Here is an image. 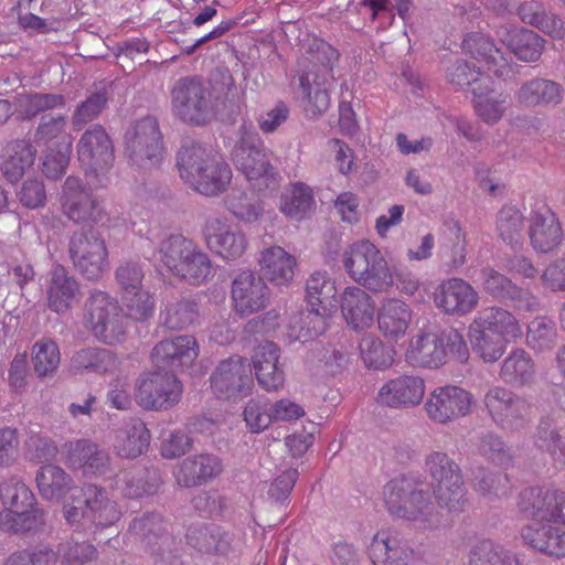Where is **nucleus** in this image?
Wrapping results in <instances>:
<instances>
[{"label": "nucleus", "mask_w": 565, "mask_h": 565, "mask_svg": "<svg viewBox=\"0 0 565 565\" xmlns=\"http://www.w3.org/2000/svg\"><path fill=\"white\" fill-rule=\"evenodd\" d=\"M67 466L84 477H104L110 471L111 458L107 450L90 439H76L64 445Z\"/></svg>", "instance_id": "5701e85b"}, {"label": "nucleus", "mask_w": 565, "mask_h": 565, "mask_svg": "<svg viewBox=\"0 0 565 565\" xmlns=\"http://www.w3.org/2000/svg\"><path fill=\"white\" fill-rule=\"evenodd\" d=\"M152 262L156 267L192 286H201L214 276L211 257L194 241L180 234L162 239Z\"/></svg>", "instance_id": "f03ea898"}, {"label": "nucleus", "mask_w": 565, "mask_h": 565, "mask_svg": "<svg viewBox=\"0 0 565 565\" xmlns=\"http://www.w3.org/2000/svg\"><path fill=\"white\" fill-rule=\"evenodd\" d=\"M74 267L87 279H98L109 268L105 239L94 230L75 232L68 245Z\"/></svg>", "instance_id": "2eb2a0df"}, {"label": "nucleus", "mask_w": 565, "mask_h": 565, "mask_svg": "<svg viewBox=\"0 0 565 565\" xmlns=\"http://www.w3.org/2000/svg\"><path fill=\"white\" fill-rule=\"evenodd\" d=\"M171 98L173 113L183 121L202 125L214 115L213 93L198 77L179 79L172 88Z\"/></svg>", "instance_id": "ddd939ff"}, {"label": "nucleus", "mask_w": 565, "mask_h": 565, "mask_svg": "<svg viewBox=\"0 0 565 565\" xmlns=\"http://www.w3.org/2000/svg\"><path fill=\"white\" fill-rule=\"evenodd\" d=\"M210 382L217 398L230 399L247 396L254 386L250 364L241 355L230 356L218 363Z\"/></svg>", "instance_id": "6ab92c4d"}, {"label": "nucleus", "mask_w": 565, "mask_h": 565, "mask_svg": "<svg viewBox=\"0 0 565 565\" xmlns=\"http://www.w3.org/2000/svg\"><path fill=\"white\" fill-rule=\"evenodd\" d=\"M480 296L467 280L451 277L443 280L435 289L434 303L446 315L465 317L476 310Z\"/></svg>", "instance_id": "4be33fe9"}, {"label": "nucleus", "mask_w": 565, "mask_h": 565, "mask_svg": "<svg viewBox=\"0 0 565 565\" xmlns=\"http://www.w3.org/2000/svg\"><path fill=\"white\" fill-rule=\"evenodd\" d=\"M405 356L415 367L437 369L448 360L466 363L469 359V348L458 330L449 329L440 333L426 332L415 335Z\"/></svg>", "instance_id": "6e6552de"}, {"label": "nucleus", "mask_w": 565, "mask_h": 565, "mask_svg": "<svg viewBox=\"0 0 565 565\" xmlns=\"http://www.w3.org/2000/svg\"><path fill=\"white\" fill-rule=\"evenodd\" d=\"M79 294L77 280L60 264L52 266L46 288L49 308L56 313H64Z\"/></svg>", "instance_id": "a19ab883"}, {"label": "nucleus", "mask_w": 565, "mask_h": 565, "mask_svg": "<svg viewBox=\"0 0 565 565\" xmlns=\"http://www.w3.org/2000/svg\"><path fill=\"white\" fill-rule=\"evenodd\" d=\"M223 468V461L218 456L202 452L180 461L174 468L173 476L181 487H200L217 478Z\"/></svg>", "instance_id": "c85d7f7f"}, {"label": "nucleus", "mask_w": 565, "mask_h": 565, "mask_svg": "<svg viewBox=\"0 0 565 565\" xmlns=\"http://www.w3.org/2000/svg\"><path fill=\"white\" fill-rule=\"evenodd\" d=\"M472 106L476 116L486 125L499 124L510 108V96L500 92L491 78H482L472 88Z\"/></svg>", "instance_id": "7c9ffc66"}, {"label": "nucleus", "mask_w": 565, "mask_h": 565, "mask_svg": "<svg viewBox=\"0 0 565 565\" xmlns=\"http://www.w3.org/2000/svg\"><path fill=\"white\" fill-rule=\"evenodd\" d=\"M557 341L555 322L547 317H536L526 329V345L534 352L542 353L552 350Z\"/></svg>", "instance_id": "13d9d810"}, {"label": "nucleus", "mask_w": 565, "mask_h": 565, "mask_svg": "<svg viewBox=\"0 0 565 565\" xmlns=\"http://www.w3.org/2000/svg\"><path fill=\"white\" fill-rule=\"evenodd\" d=\"M315 207L313 193L310 186L295 182L281 195L280 211L289 218L303 220Z\"/></svg>", "instance_id": "3c124183"}, {"label": "nucleus", "mask_w": 565, "mask_h": 565, "mask_svg": "<svg viewBox=\"0 0 565 565\" xmlns=\"http://www.w3.org/2000/svg\"><path fill=\"white\" fill-rule=\"evenodd\" d=\"M472 323L509 344L523 335L519 319L511 311L499 306L482 309L475 316Z\"/></svg>", "instance_id": "58836bf2"}, {"label": "nucleus", "mask_w": 565, "mask_h": 565, "mask_svg": "<svg viewBox=\"0 0 565 565\" xmlns=\"http://www.w3.org/2000/svg\"><path fill=\"white\" fill-rule=\"evenodd\" d=\"M564 97L562 85L552 79L534 77L521 84L514 93V98L520 106L526 108L555 107Z\"/></svg>", "instance_id": "4c0bfd02"}, {"label": "nucleus", "mask_w": 565, "mask_h": 565, "mask_svg": "<svg viewBox=\"0 0 565 565\" xmlns=\"http://www.w3.org/2000/svg\"><path fill=\"white\" fill-rule=\"evenodd\" d=\"M71 139L60 142L58 147H49L43 157L42 172L52 180L60 179L66 171L72 153Z\"/></svg>", "instance_id": "69168bd1"}, {"label": "nucleus", "mask_w": 565, "mask_h": 565, "mask_svg": "<svg viewBox=\"0 0 565 565\" xmlns=\"http://www.w3.org/2000/svg\"><path fill=\"white\" fill-rule=\"evenodd\" d=\"M341 260L347 274L361 287L373 292H384L393 287L387 260L372 242L361 239L349 244Z\"/></svg>", "instance_id": "0eeeda50"}, {"label": "nucleus", "mask_w": 565, "mask_h": 565, "mask_svg": "<svg viewBox=\"0 0 565 565\" xmlns=\"http://www.w3.org/2000/svg\"><path fill=\"white\" fill-rule=\"evenodd\" d=\"M41 497L50 501H60L73 488V479L61 467L42 466L35 477Z\"/></svg>", "instance_id": "09e8293b"}, {"label": "nucleus", "mask_w": 565, "mask_h": 565, "mask_svg": "<svg viewBox=\"0 0 565 565\" xmlns=\"http://www.w3.org/2000/svg\"><path fill=\"white\" fill-rule=\"evenodd\" d=\"M302 104L308 117L316 118L330 107V92L333 85L332 68L328 65H312L299 77Z\"/></svg>", "instance_id": "412c9836"}, {"label": "nucleus", "mask_w": 565, "mask_h": 565, "mask_svg": "<svg viewBox=\"0 0 565 565\" xmlns=\"http://www.w3.org/2000/svg\"><path fill=\"white\" fill-rule=\"evenodd\" d=\"M518 505L522 513L544 520L545 524L565 526V491L554 484L525 488Z\"/></svg>", "instance_id": "a211bd4d"}, {"label": "nucleus", "mask_w": 565, "mask_h": 565, "mask_svg": "<svg viewBox=\"0 0 565 565\" xmlns=\"http://www.w3.org/2000/svg\"><path fill=\"white\" fill-rule=\"evenodd\" d=\"M77 156L81 163L95 174L113 166V142L102 126L94 125L82 135L77 143Z\"/></svg>", "instance_id": "a878e982"}, {"label": "nucleus", "mask_w": 565, "mask_h": 565, "mask_svg": "<svg viewBox=\"0 0 565 565\" xmlns=\"http://www.w3.org/2000/svg\"><path fill=\"white\" fill-rule=\"evenodd\" d=\"M259 269L265 279L276 286H287L295 277L297 260L280 246H269L260 250Z\"/></svg>", "instance_id": "ea45409f"}, {"label": "nucleus", "mask_w": 565, "mask_h": 565, "mask_svg": "<svg viewBox=\"0 0 565 565\" xmlns=\"http://www.w3.org/2000/svg\"><path fill=\"white\" fill-rule=\"evenodd\" d=\"M483 403L490 418L503 430L521 431L532 420V403L507 387H490L484 394Z\"/></svg>", "instance_id": "9b49d317"}, {"label": "nucleus", "mask_w": 565, "mask_h": 565, "mask_svg": "<svg viewBox=\"0 0 565 565\" xmlns=\"http://www.w3.org/2000/svg\"><path fill=\"white\" fill-rule=\"evenodd\" d=\"M522 544L552 559L565 558V526L530 522L520 530Z\"/></svg>", "instance_id": "cd10ccee"}, {"label": "nucleus", "mask_w": 565, "mask_h": 565, "mask_svg": "<svg viewBox=\"0 0 565 565\" xmlns=\"http://www.w3.org/2000/svg\"><path fill=\"white\" fill-rule=\"evenodd\" d=\"M34 372L39 377L52 375L60 365V348L52 339L36 341L31 351Z\"/></svg>", "instance_id": "052dcab7"}, {"label": "nucleus", "mask_w": 565, "mask_h": 565, "mask_svg": "<svg viewBox=\"0 0 565 565\" xmlns=\"http://www.w3.org/2000/svg\"><path fill=\"white\" fill-rule=\"evenodd\" d=\"M182 393V382L163 369L142 373L135 384V399L147 411L171 409L181 401Z\"/></svg>", "instance_id": "f8f14e48"}, {"label": "nucleus", "mask_w": 565, "mask_h": 565, "mask_svg": "<svg viewBox=\"0 0 565 565\" xmlns=\"http://www.w3.org/2000/svg\"><path fill=\"white\" fill-rule=\"evenodd\" d=\"M340 309L348 326L354 330L370 328L374 322L373 298L361 287L350 286L340 295Z\"/></svg>", "instance_id": "72a5a7b5"}, {"label": "nucleus", "mask_w": 565, "mask_h": 565, "mask_svg": "<svg viewBox=\"0 0 565 565\" xmlns=\"http://www.w3.org/2000/svg\"><path fill=\"white\" fill-rule=\"evenodd\" d=\"M468 337L473 353L486 363L497 362L505 353L509 345L499 337L472 322L468 327Z\"/></svg>", "instance_id": "864d4df0"}, {"label": "nucleus", "mask_w": 565, "mask_h": 565, "mask_svg": "<svg viewBox=\"0 0 565 565\" xmlns=\"http://www.w3.org/2000/svg\"><path fill=\"white\" fill-rule=\"evenodd\" d=\"M234 310L241 317H247L266 307L269 289L264 278L252 270H242L232 282Z\"/></svg>", "instance_id": "393cba45"}, {"label": "nucleus", "mask_w": 565, "mask_h": 565, "mask_svg": "<svg viewBox=\"0 0 565 565\" xmlns=\"http://www.w3.org/2000/svg\"><path fill=\"white\" fill-rule=\"evenodd\" d=\"M129 533L142 544L153 562L167 553L164 539L174 537L168 532V523L159 513H146L136 518L129 526Z\"/></svg>", "instance_id": "473e14b6"}, {"label": "nucleus", "mask_w": 565, "mask_h": 565, "mask_svg": "<svg viewBox=\"0 0 565 565\" xmlns=\"http://www.w3.org/2000/svg\"><path fill=\"white\" fill-rule=\"evenodd\" d=\"M177 166L181 179L205 196L223 193L233 178L231 167L223 159L196 143L182 146Z\"/></svg>", "instance_id": "20e7f679"}, {"label": "nucleus", "mask_w": 565, "mask_h": 565, "mask_svg": "<svg viewBox=\"0 0 565 565\" xmlns=\"http://www.w3.org/2000/svg\"><path fill=\"white\" fill-rule=\"evenodd\" d=\"M497 36L520 61L534 63L540 60L545 40L536 32L516 25H502Z\"/></svg>", "instance_id": "f704fd0d"}, {"label": "nucleus", "mask_w": 565, "mask_h": 565, "mask_svg": "<svg viewBox=\"0 0 565 565\" xmlns=\"http://www.w3.org/2000/svg\"><path fill=\"white\" fill-rule=\"evenodd\" d=\"M61 204L64 215L75 223H94L106 227L119 225L117 221L113 222L110 217L105 216L102 203L83 186L82 181L76 177H68L65 180Z\"/></svg>", "instance_id": "f3484780"}, {"label": "nucleus", "mask_w": 565, "mask_h": 565, "mask_svg": "<svg viewBox=\"0 0 565 565\" xmlns=\"http://www.w3.org/2000/svg\"><path fill=\"white\" fill-rule=\"evenodd\" d=\"M497 230L505 243L511 246L518 245L523 239L524 216L514 206H504L498 215Z\"/></svg>", "instance_id": "0e129e2a"}, {"label": "nucleus", "mask_w": 565, "mask_h": 565, "mask_svg": "<svg viewBox=\"0 0 565 565\" xmlns=\"http://www.w3.org/2000/svg\"><path fill=\"white\" fill-rule=\"evenodd\" d=\"M382 499L393 519L406 522L417 531L431 532L441 526V513L433 493L418 488L411 477L401 476L388 481L383 487Z\"/></svg>", "instance_id": "f257e3e1"}, {"label": "nucleus", "mask_w": 565, "mask_h": 565, "mask_svg": "<svg viewBox=\"0 0 565 565\" xmlns=\"http://www.w3.org/2000/svg\"><path fill=\"white\" fill-rule=\"evenodd\" d=\"M473 395L461 386L435 387L427 396L424 409L427 417L437 424H448L470 414Z\"/></svg>", "instance_id": "aec40b11"}, {"label": "nucleus", "mask_w": 565, "mask_h": 565, "mask_svg": "<svg viewBox=\"0 0 565 565\" xmlns=\"http://www.w3.org/2000/svg\"><path fill=\"white\" fill-rule=\"evenodd\" d=\"M117 365L116 355L102 348H85L76 351L71 359L75 372L107 373Z\"/></svg>", "instance_id": "603ef678"}, {"label": "nucleus", "mask_w": 565, "mask_h": 565, "mask_svg": "<svg viewBox=\"0 0 565 565\" xmlns=\"http://www.w3.org/2000/svg\"><path fill=\"white\" fill-rule=\"evenodd\" d=\"M121 514L117 502L109 498L104 488L96 484L83 487L81 497L63 507L64 519L75 531L92 534L113 526L120 520Z\"/></svg>", "instance_id": "39448f33"}, {"label": "nucleus", "mask_w": 565, "mask_h": 565, "mask_svg": "<svg viewBox=\"0 0 565 565\" xmlns=\"http://www.w3.org/2000/svg\"><path fill=\"white\" fill-rule=\"evenodd\" d=\"M255 376L262 388L267 392H278L285 385V370L280 363V349L266 341L257 345L252 355Z\"/></svg>", "instance_id": "c756f323"}, {"label": "nucleus", "mask_w": 565, "mask_h": 565, "mask_svg": "<svg viewBox=\"0 0 565 565\" xmlns=\"http://www.w3.org/2000/svg\"><path fill=\"white\" fill-rule=\"evenodd\" d=\"M56 563L55 551L47 545H42L12 553L4 565H56Z\"/></svg>", "instance_id": "774afa93"}, {"label": "nucleus", "mask_w": 565, "mask_h": 565, "mask_svg": "<svg viewBox=\"0 0 565 565\" xmlns=\"http://www.w3.org/2000/svg\"><path fill=\"white\" fill-rule=\"evenodd\" d=\"M190 546L202 553L226 556L233 550V537L216 525H192L186 533Z\"/></svg>", "instance_id": "49530a36"}, {"label": "nucleus", "mask_w": 565, "mask_h": 565, "mask_svg": "<svg viewBox=\"0 0 565 565\" xmlns=\"http://www.w3.org/2000/svg\"><path fill=\"white\" fill-rule=\"evenodd\" d=\"M44 524L45 513L42 509H3L0 512V530L7 533L18 534L35 531Z\"/></svg>", "instance_id": "6e6d98bb"}, {"label": "nucleus", "mask_w": 565, "mask_h": 565, "mask_svg": "<svg viewBox=\"0 0 565 565\" xmlns=\"http://www.w3.org/2000/svg\"><path fill=\"white\" fill-rule=\"evenodd\" d=\"M536 364L531 354L522 348L512 349L501 363L499 376L513 387L530 386L534 383Z\"/></svg>", "instance_id": "37998d69"}, {"label": "nucleus", "mask_w": 565, "mask_h": 565, "mask_svg": "<svg viewBox=\"0 0 565 565\" xmlns=\"http://www.w3.org/2000/svg\"><path fill=\"white\" fill-rule=\"evenodd\" d=\"M360 356L369 369L383 370L393 363V351L373 334L364 335L359 343Z\"/></svg>", "instance_id": "680f3d73"}, {"label": "nucleus", "mask_w": 565, "mask_h": 565, "mask_svg": "<svg viewBox=\"0 0 565 565\" xmlns=\"http://www.w3.org/2000/svg\"><path fill=\"white\" fill-rule=\"evenodd\" d=\"M67 117L64 115L47 114L41 117L34 134V142L38 147H58L66 138L72 140L66 132Z\"/></svg>", "instance_id": "bf43d9fd"}, {"label": "nucleus", "mask_w": 565, "mask_h": 565, "mask_svg": "<svg viewBox=\"0 0 565 565\" xmlns=\"http://www.w3.org/2000/svg\"><path fill=\"white\" fill-rule=\"evenodd\" d=\"M335 285L327 271L312 273L306 282L307 312H297L287 324L290 342H307L326 332L327 319L335 310Z\"/></svg>", "instance_id": "7ed1b4c3"}, {"label": "nucleus", "mask_w": 565, "mask_h": 565, "mask_svg": "<svg viewBox=\"0 0 565 565\" xmlns=\"http://www.w3.org/2000/svg\"><path fill=\"white\" fill-rule=\"evenodd\" d=\"M55 553L57 561L60 559L63 565H85L97 556V550L93 544L73 537L60 543Z\"/></svg>", "instance_id": "338daca9"}, {"label": "nucleus", "mask_w": 565, "mask_h": 565, "mask_svg": "<svg viewBox=\"0 0 565 565\" xmlns=\"http://www.w3.org/2000/svg\"><path fill=\"white\" fill-rule=\"evenodd\" d=\"M85 321L93 335L107 345L126 339V318L118 301L106 291L95 289L89 294Z\"/></svg>", "instance_id": "9d476101"}, {"label": "nucleus", "mask_w": 565, "mask_h": 565, "mask_svg": "<svg viewBox=\"0 0 565 565\" xmlns=\"http://www.w3.org/2000/svg\"><path fill=\"white\" fill-rule=\"evenodd\" d=\"M529 237L534 250L554 252L564 239V232L556 215L548 209L531 214Z\"/></svg>", "instance_id": "c9c22d12"}, {"label": "nucleus", "mask_w": 565, "mask_h": 565, "mask_svg": "<svg viewBox=\"0 0 565 565\" xmlns=\"http://www.w3.org/2000/svg\"><path fill=\"white\" fill-rule=\"evenodd\" d=\"M224 205L237 221L244 224L258 222L265 211L263 202L238 189H232L227 193L224 198Z\"/></svg>", "instance_id": "5fc2aeb1"}, {"label": "nucleus", "mask_w": 565, "mask_h": 565, "mask_svg": "<svg viewBox=\"0 0 565 565\" xmlns=\"http://www.w3.org/2000/svg\"><path fill=\"white\" fill-rule=\"evenodd\" d=\"M149 443L146 424L140 418L130 417L116 430L113 447L117 456L134 459L147 451Z\"/></svg>", "instance_id": "79ce46f5"}, {"label": "nucleus", "mask_w": 565, "mask_h": 565, "mask_svg": "<svg viewBox=\"0 0 565 565\" xmlns=\"http://www.w3.org/2000/svg\"><path fill=\"white\" fill-rule=\"evenodd\" d=\"M242 415L247 430L252 434H260L274 424L270 401L265 396L248 399Z\"/></svg>", "instance_id": "e2e57ef3"}, {"label": "nucleus", "mask_w": 565, "mask_h": 565, "mask_svg": "<svg viewBox=\"0 0 565 565\" xmlns=\"http://www.w3.org/2000/svg\"><path fill=\"white\" fill-rule=\"evenodd\" d=\"M462 49L497 77H504L509 74V60L495 47L488 35L480 32L467 34L462 42Z\"/></svg>", "instance_id": "e433bc0d"}, {"label": "nucleus", "mask_w": 565, "mask_h": 565, "mask_svg": "<svg viewBox=\"0 0 565 565\" xmlns=\"http://www.w3.org/2000/svg\"><path fill=\"white\" fill-rule=\"evenodd\" d=\"M373 565H412L415 550L391 530H381L369 547Z\"/></svg>", "instance_id": "2f4dec72"}, {"label": "nucleus", "mask_w": 565, "mask_h": 565, "mask_svg": "<svg viewBox=\"0 0 565 565\" xmlns=\"http://www.w3.org/2000/svg\"><path fill=\"white\" fill-rule=\"evenodd\" d=\"M36 149L26 139L9 142L1 156V170L11 183L18 182L34 163Z\"/></svg>", "instance_id": "a18cd8bd"}, {"label": "nucleus", "mask_w": 565, "mask_h": 565, "mask_svg": "<svg viewBox=\"0 0 565 565\" xmlns=\"http://www.w3.org/2000/svg\"><path fill=\"white\" fill-rule=\"evenodd\" d=\"M202 236L206 248L227 263L242 258L248 247L245 232L221 215L206 217Z\"/></svg>", "instance_id": "dca6fc26"}, {"label": "nucleus", "mask_w": 565, "mask_h": 565, "mask_svg": "<svg viewBox=\"0 0 565 565\" xmlns=\"http://www.w3.org/2000/svg\"><path fill=\"white\" fill-rule=\"evenodd\" d=\"M232 156L237 170L255 186L268 188L277 182L278 173L270 163L269 151L250 124L241 125L239 139Z\"/></svg>", "instance_id": "1a4fd4ad"}, {"label": "nucleus", "mask_w": 565, "mask_h": 565, "mask_svg": "<svg viewBox=\"0 0 565 565\" xmlns=\"http://www.w3.org/2000/svg\"><path fill=\"white\" fill-rule=\"evenodd\" d=\"M425 381L418 375H399L386 381L379 390L376 401L390 408H412L423 402Z\"/></svg>", "instance_id": "bb28decb"}, {"label": "nucleus", "mask_w": 565, "mask_h": 565, "mask_svg": "<svg viewBox=\"0 0 565 565\" xmlns=\"http://www.w3.org/2000/svg\"><path fill=\"white\" fill-rule=\"evenodd\" d=\"M199 355V343L193 335H177L160 341L151 351L156 369H169L175 374L192 366Z\"/></svg>", "instance_id": "b1692460"}, {"label": "nucleus", "mask_w": 565, "mask_h": 565, "mask_svg": "<svg viewBox=\"0 0 565 565\" xmlns=\"http://www.w3.org/2000/svg\"><path fill=\"white\" fill-rule=\"evenodd\" d=\"M0 500L4 509H38L33 492L18 477H10L0 483Z\"/></svg>", "instance_id": "4d7b16f0"}, {"label": "nucleus", "mask_w": 565, "mask_h": 565, "mask_svg": "<svg viewBox=\"0 0 565 565\" xmlns=\"http://www.w3.org/2000/svg\"><path fill=\"white\" fill-rule=\"evenodd\" d=\"M469 565H523L519 555L493 540L477 542L469 552Z\"/></svg>", "instance_id": "de8ad7c7"}, {"label": "nucleus", "mask_w": 565, "mask_h": 565, "mask_svg": "<svg viewBox=\"0 0 565 565\" xmlns=\"http://www.w3.org/2000/svg\"><path fill=\"white\" fill-rule=\"evenodd\" d=\"M199 317V309L195 301L186 298L167 300L160 311V322L169 330H183Z\"/></svg>", "instance_id": "8fccbe9b"}, {"label": "nucleus", "mask_w": 565, "mask_h": 565, "mask_svg": "<svg viewBox=\"0 0 565 565\" xmlns=\"http://www.w3.org/2000/svg\"><path fill=\"white\" fill-rule=\"evenodd\" d=\"M425 471L430 478L431 493L440 509L459 514L469 504L460 466L445 451L436 450L425 458Z\"/></svg>", "instance_id": "423d86ee"}, {"label": "nucleus", "mask_w": 565, "mask_h": 565, "mask_svg": "<svg viewBox=\"0 0 565 565\" xmlns=\"http://www.w3.org/2000/svg\"><path fill=\"white\" fill-rule=\"evenodd\" d=\"M412 316L408 303L398 298H385L377 311L379 329L386 338L398 339L406 333Z\"/></svg>", "instance_id": "c03bdc74"}, {"label": "nucleus", "mask_w": 565, "mask_h": 565, "mask_svg": "<svg viewBox=\"0 0 565 565\" xmlns=\"http://www.w3.org/2000/svg\"><path fill=\"white\" fill-rule=\"evenodd\" d=\"M125 149L134 166L140 169L158 167L164 151L157 119L148 116L137 120L125 135Z\"/></svg>", "instance_id": "4468645a"}]
</instances>
